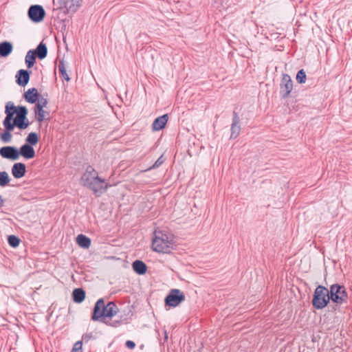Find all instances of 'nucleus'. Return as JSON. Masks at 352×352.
Returning a JSON list of instances; mask_svg holds the SVG:
<instances>
[{"instance_id": "obj_1", "label": "nucleus", "mask_w": 352, "mask_h": 352, "mask_svg": "<svg viewBox=\"0 0 352 352\" xmlns=\"http://www.w3.org/2000/svg\"><path fill=\"white\" fill-rule=\"evenodd\" d=\"M82 185L96 197H100L112 186L105 179L99 177L98 171L91 165L87 166L80 179Z\"/></svg>"}, {"instance_id": "obj_2", "label": "nucleus", "mask_w": 352, "mask_h": 352, "mask_svg": "<svg viewBox=\"0 0 352 352\" xmlns=\"http://www.w3.org/2000/svg\"><path fill=\"white\" fill-rule=\"evenodd\" d=\"M331 300L329 289L323 285H318L315 289L311 300L312 307L320 310L325 308Z\"/></svg>"}, {"instance_id": "obj_3", "label": "nucleus", "mask_w": 352, "mask_h": 352, "mask_svg": "<svg viewBox=\"0 0 352 352\" xmlns=\"http://www.w3.org/2000/svg\"><path fill=\"white\" fill-rule=\"evenodd\" d=\"M172 239H169L166 234L160 233V236H155L152 240V250L154 252L169 254L173 249Z\"/></svg>"}, {"instance_id": "obj_4", "label": "nucleus", "mask_w": 352, "mask_h": 352, "mask_svg": "<svg viewBox=\"0 0 352 352\" xmlns=\"http://www.w3.org/2000/svg\"><path fill=\"white\" fill-rule=\"evenodd\" d=\"M329 291L332 302L340 305L346 302L348 293L344 285L338 283L333 284L330 286Z\"/></svg>"}, {"instance_id": "obj_5", "label": "nucleus", "mask_w": 352, "mask_h": 352, "mask_svg": "<svg viewBox=\"0 0 352 352\" xmlns=\"http://www.w3.org/2000/svg\"><path fill=\"white\" fill-rule=\"evenodd\" d=\"M186 299L185 294L179 289H171L164 298L166 309L179 306Z\"/></svg>"}, {"instance_id": "obj_6", "label": "nucleus", "mask_w": 352, "mask_h": 352, "mask_svg": "<svg viewBox=\"0 0 352 352\" xmlns=\"http://www.w3.org/2000/svg\"><path fill=\"white\" fill-rule=\"evenodd\" d=\"M6 117L3 120V126L6 131L1 135V140L4 143H8L11 141L12 137L11 131L14 129V124H11V121L12 120L13 116L14 114V111H10L8 105H6Z\"/></svg>"}, {"instance_id": "obj_7", "label": "nucleus", "mask_w": 352, "mask_h": 352, "mask_svg": "<svg viewBox=\"0 0 352 352\" xmlns=\"http://www.w3.org/2000/svg\"><path fill=\"white\" fill-rule=\"evenodd\" d=\"M293 89V81L290 76L283 74L280 83V95L283 99L287 98Z\"/></svg>"}, {"instance_id": "obj_8", "label": "nucleus", "mask_w": 352, "mask_h": 352, "mask_svg": "<svg viewBox=\"0 0 352 352\" xmlns=\"http://www.w3.org/2000/svg\"><path fill=\"white\" fill-rule=\"evenodd\" d=\"M107 308L104 305V300L103 298L98 299L94 307L93 313L91 315V320L93 321H98L100 318H108L107 314Z\"/></svg>"}, {"instance_id": "obj_9", "label": "nucleus", "mask_w": 352, "mask_h": 352, "mask_svg": "<svg viewBox=\"0 0 352 352\" xmlns=\"http://www.w3.org/2000/svg\"><path fill=\"white\" fill-rule=\"evenodd\" d=\"M45 16V12L41 6H31L28 10V16L31 21L34 23H39L42 21Z\"/></svg>"}, {"instance_id": "obj_10", "label": "nucleus", "mask_w": 352, "mask_h": 352, "mask_svg": "<svg viewBox=\"0 0 352 352\" xmlns=\"http://www.w3.org/2000/svg\"><path fill=\"white\" fill-rule=\"evenodd\" d=\"M241 132V120L239 114L234 111L232 113V124L230 126V140L236 139Z\"/></svg>"}, {"instance_id": "obj_11", "label": "nucleus", "mask_w": 352, "mask_h": 352, "mask_svg": "<svg viewBox=\"0 0 352 352\" xmlns=\"http://www.w3.org/2000/svg\"><path fill=\"white\" fill-rule=\"evenodd\" d=\"M0 155L6 159L16 160L19 157V153L15 147L7 146L0 148Z\"/></svg>"}, {"instance_id": "obj_12", "label": "nucleus", "mask_w": 352, "mask_h": 352, "mask_svg": "<svg viewBox=\"0 0 352 352\" xmlns=\"http://www.w3.org/2000/svg\"><path fill=\"white\" fill-rule=\"evenodd\" d=\"M12 174L16 179L23 177L26 173L25 165L21 162L15 163L12 167Z\"/></svg>"}, {"instance_id": "obj_13", "label": "nucleus", "mask_w": 352, "mask_h": 352, "mask_svg": "<svg viewBox=\"0 0 352 352\" xmlns=\"http://www.w3.org/2000/svg\"><path fill=\"white\" fill-rule=\"evenodd\" d=\"M168 120V114H164L155 118L152 124L153 130L157 131L163 129Z\"/></svg>"}, {"instance_id": "obj_14", "label": "nucleus", "mask_w": 352, "mask_h": 352, "mask_svg": "<svg viewBox=\"0 0 352 352\" xmlns=\"http://www.w3.org/2000/svg\"><path fill=\"white\" fill-rule=\"evenodd\" d=\"M19 153V155H22L25 159H32L35 156L34 148L28 144H25L21 146Z\"/></svg>"}, {"instance_id": "obj_15", "label": "nucleus", "mask_w": 352, "mask_h": 352, "mask_svg": "<svg viewBox=\"0 0 352 352\" xmlns=\"http://www.w3.org/2000/svg\"><path fill=\"white\" fill-rule=\"evenodd\" d=\"M133 271L138 275H144L147 272V265L141 260H135L132 263Z\"/></svg>"}, {"instance_id": "obj_16", "label": "nucleus", "mask_w": 352, "mask_h": 352, "mask_svg": "<svg viewBox=\"0 0 352 352\" xmlns=\"http://www.w3.org/2000/svg\"><path fill=\"white\" fill-rule=\"evenodd\" d=\"M72 296L74 302L80 304L84 301L86 293L82 288H76L73 290Z\"/></svg>"}, {"instance_id": "obj_17", "label": "nucleus", "mask_w": 352, "mask_h": 352, "mask_svg": "<svg viewBox=\"0 0 352 352\" xmlns=\"http://www.w3.org/2000/svg\"><path fill=\"white\" fill-rule=\"evenodd\" d=\"M76 243L82 248L87 249L90 247L91 241L90 238L83 234H79L76 238Z\"/></svg>"}, {"instance_id": "obj_18", "label": "nucleus", "mask_w": 352, "mask_h": 352, "mask_svg": "<svg viewBox=\"0 0 352 352\" xmlns=\"http://www.w3.org/2000/svg\"><path fill=\"white\" fill-rule=\"evenodd\" d=\"M16 77L17 78L16 82L21 86L27 85L30 79L29 73L23 69L19 70Z\"/></svg>"}, {"instance_id": "obj_19", "label": "nucleus", "mask_w": 352, "mask_h": 352, "mask_svg": "<svg viewBox=\"0 0 352 352\" xmlns=\"http://www.w3.org/2000/svg\"><path fill=\"white\" fill-rule=\"evenodd\" d=\"M38 91L36 88L29 89L24 94L25 99L30 103H34L37 100Z\"/></svg>"}, {"instance_id": "obj_20", "label": "nucleus", "mask_w": 352, "mask_h": 352, "mask_svg": "<svg viewBox=\"0 0 352 352\" xmlns=\"http://www.w3.org/2000/svg\"><path fill=\"white\" fill-rule=\"evenodd\" d=\"M81 2L82 0H67V14L76 12L80 7Z\"/></svg>"}, {"instance_id": "obj_21", "label": "nucleus", "mask_w": 352, "mask_h": 352, "mask_svg": "<svg viewBox=\"0 0 352 352\" xmlns=\"http://www.w3.org/2000/svg\"><path fill=\"white\" fill-rule=\"evenodd\" d=\"M12 50V45L8 42H3L0 44V56L6 57L8 56Z\"/></svg>"}, {"instance_id": "obj_22", "label": "nucleus", "mask_w": 352, "mask_h": 352, "mask_svg": "<svg viewBox=\"0 0 352 352\" xmlns=\"http://www.w3.org/2000/svg\"><path fill=\"white\" fill-rule=\"evenodd\" d=\"M107 308V314L108 318H112L113 316H115L118 312V308L116 305V304L113 302H109L106 305Z\"/></svg>"}, {"instance_id": "obj_23", "label": "nucleus", "mask_w": 352, "mask_h": 352, "mask_svg": "<svg viewBox=\"0 0 352 352\" xmlns=\"http://www.w3.org/2000/svg\"><path fill=\"white\" fill-rule=\"evenodd\" d=\"M35 58L36 52L33 50L28 51L25 56V63L28 68L32 67L34 65Z\"/></svg>"}, {"instance_id": "obj_24", "label": "nucleus", "mask_w": 352, "mask_h": 352, "mask_svg": "<svg viewBox=\"0 0 352 352\" xmlns=\"http://www.w3.org/2000/svg\"><path fill=\"white\" fill-rule=\"evenodd\" d=\"M10 111H14V113H16V117H21L26 118V115L28 113V110L25 107H19L16 108L14 105H12L10 108H9Z\"/></svg>"}, {"instance_id": "obj_25", "label": "nucleus", "mask_w": 352, "mask_h": 352, "mask_svg": "<svg viewBox=\"0 0 352 352\" xmlns=\"http://www.w3.org/2000/svg\"><path fill=\"white\" fill-rule=\"evenodd\" d=\"M47 53V49L46 45L44 43H41L36 48V55H37L39 59H43L46 57Z\"/></svg>"}, {"instance_id": "obj_26", "label": "nucleus", "mask_w": 352, "mask_h": 352, "mask_svg": "<svg viewBox=\"0 0 352 352\" xmlns=\"http://www.w3.org/2000/svg\"><path fill=\"white\" fill-rule=\"evenodd\" d=\"M25 118L16 117L13 122H11V124H14V126H16L20 129H25L28 126V122H25Z\"/></svg>"}, {"instance_id": "obj_27", "label": "nucleus", "mask_w": 352, "mask_h": 352, "mask_svg": "<svg viewBox=\"0 0 352 352\" xmlns=\"http://www.w3.org/2000/svg\"><path fill=\"white\" fill-rule=\"evenodd\" d=\"M57 68L59 74L61 76V80L63 82H64V80H66V66L63 59L59 61V63L57 65Z\"/></svg>"}, {"instance_id": "obj_28", "label": "nucleus", "mask_w": 352, "mask_h": 352, "mask_svg": "<svg viewBox=\"0 0 352 352\" xmlns=\"http://www.w3.org/2000/svg\"><path fill=\"white\" fill-rule=\"evenodd\" d=\"M296 79L299 84H303L306 82L307 75L303 69H300L297 72Z\"/></svg>"}, {"instance_id": "obj_29", "label": "nucleus", "mask_w": 352, "mask_h": 352, "mask_svg": "<svg viewBox=\"0 0 352 352\" xmlns=\"http://www.w3.org/2000/svg\"><path fill=\"white\" fill-rule=\"evenodd\" d=\"M10 177L7 172L2 171L0 172V186H6L10 182Z\"/></svg>"}, {"instance_id": "obj_30", "label": "nucleus", "mask_w": 352, "mask_h": 352, "mask_svg": "<svg viewBox=\"0 0 352 352\" xmlns=\"http://www.w3.org/2000/svg\"><path fill=\"white\" fill-rule=\"evenodd\" d=\"M38 137L36 133H30L26 138V142L32 145H36L38 143Z\"/></svg>"}, {"instance_id": "obj_31", "label": "nucleus", "mask_w": 352, "mask_h": 352, "mask_svg": "<svg viewBox=\"0 0 352 352\" xmlns=\"http://www.w3.org/2000/svg\"><path fill=\"white\" fill-rule=\"evenodd\" d=\"M8 241L9 245L13 248L17 247L20 243V239L14 235L9 236L8 238Z\"/></svg>"}, {"instance_id": "obj_32", "label": "nucleus", "mask_w": 352, "mask_h": 352, "mask_svg": "<svg viewBox=\"0 0 352 352\" xmlns=\"http://www.w3.org/2000/svg\"><path fill=\"white\" fill-rule=\"evenodd\" d=\"M35 113H36V117L37 121L42 122L45 119V112L43 110V109L36 107Z\"/></svg>"}, {"instance_id": "obj_33", "label": "nucleus", "mask_w": 352, "mask_h": 352, "mask_svg": "<svg viewBox=\"0 0 352 352\" xmlns=\"http://www.w3.org/2000/svg\"><path fill=\"white\" fill-rule=\"evenodd\" d=\"M118 313V317L120 318V320L122 322H126V321L129 319L130 316L132 315L131 310H129L127 314H122L120 313L119 311Z\"/></svg>"}, {"instance_id": "obj_34", "label": "nucleus", "mask_w": 352, "mask_h": 352, "mask_svg": "<svg viewBox=\"0 0 352 352\" xmlns=\"http://www.w3.org/2000/svg\"><path fill=\"white\" fill-rule=\"evenodd\" d=\"M82 340H78L74 344V346H73L71 352H82Z\"/></svg>"}, {"instance_id": "obj_35", "label": "nucleus", "mask_w": 352, "mask_h": 352, "mask_svg": "<svg viewBox=\"0 0 352 352\" xmlns=\"http://www.w3.org/2000/svg\"><path fill=\"white\" fill-rule=\"evenodd\" d=\"M164 160L163 159V155H161L156 161L153 164V166L148 168V170L150 169H154V168H158L159 166H160L163 163H164Z\"/></svg>"}, {"instance_id": "obj_36", "label": "nucleus", "mask_w": 352, "mask_h": 352, "mask_svg": "<svg viewBox=\"0 0 352 352\" xmlns=\"http://www.w3.org/2000/svg\"><path fill=\"white\" fill-rule=\"evenodd\" d=\"M47 104V100L45 98H41L38 100V102L36 104V108H42L43 109Z\"/></svg>"}, {"instance_id": "obj_37", "label": "nucleus", "mask_w": 352, "mask_h": 352, "mask_svg": "<svg viewBox=\"0 0 352 352\" xmlns=\"http://www.w3.org/2000/svg\"><path fill=\"white\" fill-rule=\"evenodd\" d=\"M125 346L130 349H133L135 348V344L133 341L132 340H127L126 342H125Z\"/></svg>"}, {"instance_id": "obj_38", "label": "nucleus", "mask_w": 352, "mask_h": 352, "mask_svg": "<svg viewBox=\"0 0 352 352\" xmlns=\"http://www.w3.org/2000/svg\"><path fill=\"white\" fill-rule=\"evenodd\" d=\"M91 338V334H85L82 336V340L85 342H88L89 339Z\"/></svg>"}, {"instance_id": "obj_39", "label": "nucleus", "mask_w": 352, "mask_h": 352, "mask_svg": "<svg viewBox=\"0 0 352 352\" xmlns=\"http://www.w3.org/2000/svg\"><path fill=\"white\" fill-rule=\"evenodd\" d=\"M122 322L119 320H115L113 321V327H118V325H120V324Z\"/></svg>"}, {"instance_id": "obj_40", "label": "nucleus", "mask_w": 352, "mask_h": 352, "mask_svg": "<svg viewBox=\"0 0 352 352\" xmlns=\"http://www.w3.org/2000/svg\"><path fill=\"white\" fill-rule=\"evenodd\" d=\"M3 201L1 198V196L0 195V208L3 206Z\"/></svg>"}, {"instance_id": "obj_41", "label": "nucleus", "mask_w": 352, "mask_h": 352, "mask_svg": "<svg viewBox=\"0 0 352 352\" xmlns=\"http://www.w3.org/2000/svg\"><path fill=\"white\" fill-rule=\"evenodd\" d=\"M63 42L65 43L66 42V38L63 36Z\"/></svg>"}, {"instance_id": "obj_42", "label": "nucleus", "mask_w": 352, "mask_h": 352, "mask_svg": "<svg viewBox=\"0 0 352 352\" xmlns=\"http://www.w3.org/2000/svg\"><path fill=\"white\" fill-rule=\"evenodd\" d=\"M165 339L166 340L168 339V336H167L166 333H165Z\"/></svg>"}, {"instance_id": "obj_43", "label": "nucleus", "mask_w": 352, "mask_h": 352, "mask_svg": "<svg viewBox=\"0 0 352 352\" xmlns=\"http://www.w3.org/2000/svg\"><path fill=\"white\" fill-rule=\"evenodd\" d=\"M70 80V78L69 77V76L67 75V82Z\"/></svg>"}]
</instances>
